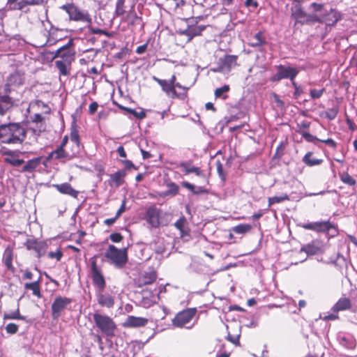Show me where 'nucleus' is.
I'll use <instances>...</instances> for the list:
<instances>
[{
	"mask_svg": "<svg viewBox=\"0 0 357 357\" xmlns=\"http://www.w3.org/2000/svg\"><path fill=\"white\" fill-rule=\"evenodd\" d=\"M278 69L282 77V79H290L292 82H294V80L295 77L299 73V70L296 68L282 65L278 66Z\"/></svg>",
	"mask_w": 357,
	"mask_h": 357,
	"instance_id": "nucleus-18",
	"label": "nucleus"
},
{
	"mask_svg": "<svg viewBox=\"0 0 357 357\" xmlns=\"http://www.w3.org/2000/svg\"><path fill=\"white\" fill-rule=\"evenodd\" d=\"M24 82V75L20 71H15L10 74L7 79V83L4 86L3 91L7 94L11 93L12 90L22 85Z\"/></svg>",
	"mask_w": 357,
	"mask_h": 357,
	"instance_id": "nucleus-9",
	"label": "nucleus"
},
{
	"mask_svg": "<svg viewBox=\"0 0 357 357\" xmlns=\"http://www.w3.org/2000/svg\"><path fill=\"white\" fill-rule=\"evenodd\" d=\"M126 172L120 170L110 176L111 181L115 183L116 186H119L123 183V178L126 176Z\"/></svg>",
	"mask_w": 357,
	"mask_h": 357,
	"instance_id": "nucleus-29",
	"label": "nucleus"
},
{
	"mask_svg": "<svg viewBox=\"0 0 357 357\" xmlns=\"http://www.w3.org/2000/svg\"><path fill=\"white\" fill-rule=\"evenodd\" d=\"M160 211L155 206H150L146 213L145 219L146 222L152 227H158L160 226Z\"/></svg>",
	"mask_w": 357,
	"mask_h": 357,
	"instance_id": "nucleus-14",
	"label": "nucleus"
},
{
	"mask_svg": "<svg viewBox=\"0 0 357 357\" xmlns=\"http://www.w3.org/2000/svg\"><path fill=\"white\" fill-rule=\"evenodd\" d=\"M180 167L185 174H188L190 173H195L197 175H201V171L198 167H195L193 166H188L186 163H181Z\"/></svg>",
	"mask_w": 357,
	"mask_h": 357,
	"instance_id": "nucleus-32",
	"label": "nucleus"
},
{
	"mask_svg": "<svg viewBox=\"0 0 357 357\" xmlns=\"http://www.w3.org/2000/svg\"><path fill=\"white\" fill-rule=\"evenodd\" d=\"M155 279H156L155 274L151 273L149 275V278L147 280H144V283L145 284H152L153 282H155Z\"/></svg>",
	"mask_w": 357,
	"mask_h": 357,
	"instance_id": "nucleus-55",
	"label": "nucleus"
},
{
	"mask_svg": "<svg viewBox=\"0 0 357 357\" xmlns=\"http://www.w3.org/2000/svg\"><path fill=\"white\" fill-rule=\"evenodd\" d=\"M245 4L248 7L253 6L254 8H257L258 6L257 1H255L254 0H246Z\"/></svg>",
	"mask_w": 357,
	"mask_h": 357,
	"instance_id": "nucleus-63",
	"label": "nucleus"
},
{
	"mask_svg": "<svg viewBox=\"0 0 357 357\" xmlns=\"http://www.w3.org/2000/svg\"><path fill=\"white\" fill-rule=\"evenodd\" d=\"M340 180L345 184L349 185H354L356 180L353 178L347 172H344L340 175Z\"/></svg>",
	"mask_w": 357,
	"mask_h": 357,
	"instance_id": "nucleus-36",
	"label": "nucleus"
},
{
	"mask_svg": "<svg viewBox=\"0 0 357 357\" xmlns=\"http://www.w3.org/2000/svg\"><path fill=\"white\" fill-rule=\"evenodd\" d=\"M63 254L61 251L58 250L56 252H50L48 254L50 258H56L57 261H59L62 257Z\"/></svg>",
	"mask_w": 357,
	"mask_h": 357,
	"instance_id": "nucleus-49",
	"label": "nucleus"
},
{
	"mask_svg": "<svg viewBox=\"0 0 357 357\" xmlns=\"http://www.w3.org/2000/svg\"><path fill=\"white\" fill-rule=\"evenodd\" d=\"M205 26H189L183 33L186 36L190 37V40L194 36H198L201 34V33L204 30Z\"/></svg>",
	"mask_w": 357,
	"mask_h": 357,
	"instance_id": "nucleus-25",
	"label": "nucleus"
},
{
	"mask_svg": "<svg viewBox=\"0 0 357 357\" xmlns=\"http://www.w3.org/2000/svg\"><path fill=\"white\" fill-rule=\"evenodd\" d=\"M70 139L75 144L79 143V136L77 132H72L70 135Z\"/></svg>",
	"mask_w": 357,
	"mask_h": 357,
	"instance_id": "nucleus-62",
	"label": "nucleus"
},
{
	"mask_svg": "<svg viewBox=\"0 0 357 357\" xmlns=\"http://www.w3.org/2000/svg\"><path fill=\"white\" fill-rule=\"evenodd\" d=\"M341 19V14L335 10L331 9L324 17L322 21L328 26L335 25Z\"/></svg>",
	"mask_w": 357,
	"mask_h": 357,
	"instance_id": "nucleus-23",
	"label": "nucleus"
},
{
	"mask_svg": "<svg viewBox=\"0 0 357 357\" xmlns=\"http://www.w3.org/2000/svg\"><path fill=\"white\" fill-rule=\"evenodd\" d=\"M237 56L234 55H226L218 61V66L213 68L214 72H229L236 66Z\"/></svg>",
	"mask_w": 357,
	"mask_h": 357,
	"instance_id": "nucleus-11",
	"label": "nucleus"
},
{
	"mask_svg": "<svg viewBox=\"0 0 357 357\" xmlns=\"http://www.w3.org/2000/svg\"><path fill=\"white\" fill-rule=\"evenodd\" d=\"M6 155H8L6 158H5L4 160L6 163L10 164L12 166L14 167H20L21 165H22L24 161L22 159H17L15 158L13 156V151H8L6 153Z\"/></svg>",
	"mask_w": 357,
	"mask_h": 357,
	"instance_id": "nucleus-26",
	"label": "nucleus"
},
{
	"mask_svg": "<svg viewBox=\"0 0 357 357\" xmlns=\"http://www.w3.org/2000/svg\"><path fill=\"white\" fill-rule=\"evenodd\" d=\"M125 0H117L116 3L115 13L117 16H122L125 14Z\"/></svg>",
	"mask_w": 357,
	"mask_h": 357,
	"instance_id": "nucleus-39",
	"label": "nucleus"
},
{
	"mask_svg": "<svg viewBox=\"0 0 357 357\" xmlns=\"http://www.w3.org/2000/svg\"><path fill=\"white\" fill-rule=\"evenodd\" d=\"M93 318L96 326L103 334L109 337L114 335L116 325L111 317L107 315L95 313L93 314Z\"/></svg>",
	"mask_w": 357,
	"mask_h": 357,
	"instance_id": "nucleus-4",
	"label": "nucleus"
},
{
	"mask_svg": "<svg viewBox=\"0 0 357 357\" xmlns=\"http://www.w3.org/2000/svg\"><path fill=\"white\" fill-rule=\"evenodd\" d=\"M26 137V130L20 123H8L0 126V143L20 144Z\"/></svg>",
	"mask_w": 357,
	"mask_h": 357,
	"instance_id": "nucleus-1",
	"label": "nucleus"
},
{
	"mask_svg": "<svg viewBox=\"0 0 357 357\" xmlns=\"http://www.w3.org/2000/svg\"><path fill=\"white\" fill-rule=\"evenodd\" d=\"M54 153L56 155V158H63L68 155L62 146L56 150Z\"/></svg>",
	"mask_w": 357,
	"mask_h": 357,
	"instance_id": "nucleus-47",
	"label": "nucleus"
},
{
	"mask_svg": "<svg viewBox=\"0 0 357 357\" xmlns=\"http://www.w3.org/2000/svg\"><path fill=\"white\" fill-rule=\"evenodd\" d=\"M24 0H8L7 6L10 10H22L25 8Z\"/></svg>",
	"mask_w": 357,
	"mask_h": 357,
	"instance_id": "nucleus-31",
	"label": "nucleus"
},
{
	"mask_svg": "<svg viewBox=\"0 0 357 357\" xmlns=\"http://www.w3.org/2000/svg\"><path fill=\"white\" fill-rule=\"evenodd\" d=\"M325 89L323 88L321 89H312L310 91V96L312 99L319 98L324 93Z\"/></svg>",
	"mask_w": 357,
	"mask_h": 357,
	"instance_id": "nucleus-45",
	"label": "nucleus"
},
{
	"mask_svg": "<svg viewBox=\"0 0 357 357\" xmlns=\"http://www.w3.org/2000/svg\"><path fill=\"white\" fill-rule=\"evenodd\" d=\"M173 87H174V90H176V88L183 89V93H185V97L187 96V91L189 89V87L182 86L180 83L176 82L175 83H174Z\"/></svg>",
	"mask_w": 357,
	"mask_h": 357,
	"instance_id": "nucleus-53",
	"label": "nucleus"
},
{
	"mask_svg": "<svg viewBox=\"0 0 357 357\" xmlns=\"http://www.w3.org/2000/svg\"><path fill=\"white\" fill-rule=\"evenodd\" d=\"M183 186L185 187V188L190 190V191H192V192L194 194V191H195V186L190 183H188V182H185L183 183Z\"/></svg>",
	"mask_w": 357,
	"mask_h": 357,
	"instance_id": "nucleus-61",
	"label": "nucleus"
},
{
	"mask_svg": "<svg viewBox=\"0 0 357 357\" xmlns=\"http://www.w3.org/2000/svg\"><path fill=\"white\" fill-rule=\"evenodd\" d=\"M61 8L68 13L69 20L71 21L82 22L89 26L92 23V17L89 12L73 3L63 5Z\"/></svg>",
	"mask_w": 357,
	"mask_h": 357,
	"instance_id": "nucleus-3",
	"label": "nucleus"
},
{
	"mask_svg": "<svg viewBox=\"0 0 357 357\" xmlns=\"http://www.w3.org/2000/svg\"><path fill=\"white\" fill-rule=\"evenodd\" d=\"M206 192H207L206 189L202 186L195 188V191H194L195 195H199V194H203V193H206Z\"/></svg>",
	"mask_w": 357,
	"mask_h": 357,
	"instance_id": "nucleus-58",
	"label": "nucleus"
},
{
	"mask_svg": "<svg viewBox=\"0 0 357 357\" xmlns=\"http://www.w3.org/2000/svg\"><path fill=\"white\" fill-rule=\"evenodd\" d=\"M264 43L261 32L257 33L251 39L250 45L252 47H259Z\"/></svg>",
	"mask_w": 357,
	"mask_h": 357,
	"instance_id": "nucleus-34",
	"label": "nucleus"
},
{
	"mask_svg": "<svg viewBox=\"0 0 357 357\" xmlns=\"http://www.w3.org/2000/svg\"><path fill=\"white\" fill-rule=\"evenodd\" d=\"M286 200H289V197L287 195L284 194L282 196H274L268 198L269 206L282 202Z\"/></svg>",
	"mask_w": 357,
	"mask_h": 357,
	"instance_id": "nucleus-35",
	"label": "nucleus"
},
{
	"mask_svg": "<svg viewBox=\"0 0 357 357\" xmlns=\"http://www.w3.org/2000/svg\"><path fill=\"white\" fill-rule=\"evenodd\" d=\"M324 246L321 241L319 240L312 241L311 243L302 247L301 252H305L309 255H314L324 252Z\"/></svg>",
	"mask_w": 357,
	"mask_h": 357,
	"instance_id": "nucleus-15",
	"label": "nucleus"
},
{
	"mask_svg": "<svg viewBox=\"0 0 357 357\" xmlns=\"http://www.w3.org/2000/svg\"><path fill=\"white\" fill-rule=\"evenodd\" d=\"M130 112L137 119H142L145 118L146 113L144 111L136 112L135 110L130 109Z\"/></svg>",
	"mask_w": 357,
	"mask_h": 357,
	"instance_id": "nucleus-51",
	"label": "nucleus"
},
{
	"mask_svg": "<svg viewBox=\"0 0 357 357\" xmlns=\"http://www.w3.org/2000/svg\"><path fill=\"white\" fill-rule=\"evenodd\" d=\"M4 319H20V320H23V319H24V317L20 315L19 309H17L15 311L4 314Z\"/></svg>",
	"mask_w": 357,
	"mask_h": 357,
	"instance_id": "nucleus-40",
	"label": "nucleus"
},
{
	"mask_svg": "<svg viewBox=\"0 0 357 357\" xmlns=\"http://www.w3.org/2000/svg\"><path fill=\"white\" fill-rule=\"evenodd\" d=\"M196 310L195 309H188L178 313L172 320V324L174 326L182 328L190 321L195 317Z\"/></svg>",
	"mask_w": 357,
	"mask_h": 357,
	"instance_id": "nucleus-10",
	"label": "nucleus"
},
{
	"mask_svg": "<svg viewBox=\"0 0 357 357\" xmlns=\"http://www.w3.org/2000/svg\"><path fill=\"white\" fill-rule=\"evenodd\" d=\"M168 190L165 192L166 195H176L178 192V186L174 183H169L167 184Z\"/></svg>",
	"mask_w": 357,
	"mask_h": 357,
	"instance_id": "nucleus-42",
	"label": "nucleus"
},
{
	"mask_svg": "<svg viewBox=\"0 0 357 357\" xmlns=\"http://www.w3.org/2000/svg\"><path fill=\"white\" fill-rule=\"evenodd\" d=\"M16 99L0 88V114H4L15 104Z\"/></svg>",
	"mask_w": 357,
	"mask_h": 357,
	"instance_id": "nucleus-13",
	"label": "nucleus"
},
{
	"mask_svg": "<svg viewBox=\"0 0 357 357\" xmlns=\"http://www.w3.org/2000/svg\"><path fill=\"white\" fill-rule=\"evenodd\" d=\"M91 261V273L93 279V284L98 288L101 291L105 287V280L102 273V271L96 264V260L95 258L90 259Z\"/></svg>",
	"mask_w": 357,
	"mask_h": 357,
	"instance_id": "nucleus-8",
	"label": "nucleus"
},
{
	"mask_svg": "<svg viewBox=\"0 0 357 357\" xmlns=\"http://www.w3.org/2000/svg\"><path fill=\"white\" fill-rule=\"evenodd\" d=\"M6 331L9 334H15L18 331V326L13 323H10L6 325Z\"/></svg>",
	"mask_w": 357,
	"mask_h": 357,
	"instance_id": "nucleus-44",
	"label": "nucleus"
},
{
	"mask_svg": "<svg viewBox=\"0 0 357 357\" xmlns=\"http://www.w3.org/2000/svg\"><path fill=\"white\" fill-rule=\"evenodd\" d=\"M98 107V105L96 102H93L89 105V111L90 114H94Z\"/></svg>",
	"mask_w": 357,
	"mask_h": 357,
	"instance_id": "nucleus-54",
	"label": "nucleus"
},
{
	"mask_svg": "<svg viewBox=\"0 0 357 357\" xmlns=\"http://www.w3.org/2000/svg\"><path fill=\"white\" fill-rule=\"evenodd\" d=\"M3 261L8 269L13 268V250L10 247L6 248L4 251Z\"/></svg>",
	"mask_w": 357,
	"mask_h": 357,
	"instance_id": "nucleus-30",
	"label": "nucleus"
},
{
	"mask_svg": "<svg viewBox=\"0 0 357 357\" xmlns=\"http://www.w3.org/2000/svg\"><path fill=\"white\" fill-rule=\"evenodd\" d=\"M291 15L297 22L301 24L307 23L311 20V17L302 10L299 4H296L291 8Z\"/></svg>",
	"mask_w": 357,
	"mask_h": 357,
	"instance_id": "nucleus-17",
	"label": "nucleus"
},
{
	"mask_svg": "<svg viewBox=\"0 0 357 357\" xmlns=\"http://www.w3.org/2000/svg\"><path fill=\"white\" fill-rule=\"evenodd\" d=\"M25 130L26 134L31 133L33 137V140L36 142L38 140V137L40 135V134L42 132L45 131V124L29 122Z\"/></svg>",
	"mask_w": 357,
	"mask_h": 357,
	"instance_id": "nucleus-19",
	"label": "nucleus"
},
{
	"mask_svg": "<svg viewBox=\"0 0 357 357\" xmlns=\"http://www.w3.org/2000/svg\"><path fill=\"white\" fill-rule=\"evenodd\" d=\"M320 141L328 144L331 147L335 148L336 146V142L332 139L329 138L327 139H323V140H320Z\"/></svg>",
	"mask_w": 357,
	"mask_h": 357,
	"instance_id": "nucleus-57",
	"label": "nucleus"
},
{
	"mask_svg": "<svg viewBox=\"0 0 357 357\" xmlns=\"http://www.w3.org/2000/svg\"><path fill=\"white\" fill-rule=\"evenodd\" d=\"M68 45H64L57 50L58 56L61 58L55 61V66L60 74L64 76L69 75L70 66L74 60V54L68 49Z\"/></svg>",
	"mask_w": 357,
	"mask_h": 357,
	"instance_id": "nucleus-2",
	"label": "nucleus"
},
{
	"mask_svg": "<svg viewBox=\"0 0 357 357\" xmlns=\"http://www.w3.org/2000/svg\"><path fill=\"white\" fill-rule=\"evenodd\" d=\"M31 122L36 123H45L43 122V118L40 114H35L32 117Z\"/></svg>",
	"mask_w": 357,
	"mask_h": 357,
	"instance_id": "nucleus-50",
	"label": "nucleus"
},
{
	"mask_svg": "<svg viewBox=\"0 0 357 357\" xmlns=\"http://www.w3.org/2000/svg\"><path fill=\"white\" fill-rule=\"evenodd\" d=\"M251 228L252 227L250 225L240 224L233 227L232 230L236 234H245L249 231Z\"/></svg>",
	"mask_w": 357,
	"mask_h": 357,
	"instance_id": "nucleus-33",
	"label": "nucleus"
},
{
	"mask_svg": "<svg viewBox=\"0 0 357 357\" xmlns=\"http://www.w3.org/2000/svg\"><path fill=\"white\" fill-rule=\"evenodd\" d=\"M109 238L112 242L118 243L123 239V236L119 233H113L110 234Z\"/></svg>",
	"mask_w": 357,
	"mask_h": 357,
	"instance_id": "nucleus-48",
	"label": "nucleus"
},
{
	"mask_svg": "<svg viewBox=\"0 0 357 357\" xmlns=\"http://www.w3.org/2000/svg\"><path fill=\"white\" fill-rule=\"evenodd\" d=\"M351 303L349 298H341L338 300V301L334 305L332 310L333 312H339L345 310H348L351 307Z\"/></svg>",
	"mask_w": 357,
	"mask_h": 357,
	"instance_id": "nucleus-24",
	"label": "nucleus"
},
{
	"mask_svg": "<svg viewBox=\"0 0 357 357\" xmlns=\"http://www.w3.org/2000/svg\"><path fill=\"white\" fill-rule=\"evenodd\" d=\"M186 219L184 216H181L175 223L174 226L176 229H178L181 234L183 233V230L185 228V226L186 225Z\"/></svg>",
	"mask_w": 357,
	"mask_h": 357,
	"instance_id": "nucleus-41",
	"label": "nucleus"
},
{
	"mask_svg": "<svg viewBox=\"0 0 357 357\" xmlns=\"http://www.w3.org/2000/svg\"><path fill=\"white\" fill-rule=\"evenodd\" d=\"M148 319L144 317L128 316L123 323L125 328H139L146 326Z\"/></svg>",
	"mask_w": 357,
	"mask_h": 357,
	"instance_id": "nucleus-16",
	"label": "nucleus"
},
{
	"mask_svg": "<svg viewBox=\"0 0 357 357\" xmlns=\"http://www.w3.org/2000/svg\"><path fill=\"white\" fill-rule=\"evenodd\" d=\"M70 303L71 299L62 296L56 297L52 305V316L54 318L59 317L61 312Z\"/></svg>",
	"mask_w": 357,
	"mask_h": 357,
	"instance_id": "nucleus-12",
	"label": "nucleus"
},
{
	"mask_svg": "<svg viewBox=\"0 0 357 357\" xmlns=\"http://www.w3.org/2000/svg\"><path fill=\"white\" fill-rule=\"evenodd\" d=\"M311 153H307L303 158V162L309 165L314 166L321 163L322 160L319 159H311Z\"/></svg>",
	"mask_w": 357,
	"mask_h": 357,
	"instance_id": "nucleus-38",
	"label": "nucleus"
},
{
	"mask_svg": "<svg viewBox=\"0 0 357 357\" xmlns=\"http://www.w3.org/2000/svg\"><path fill=\"white\" fill-rule=\"evenodd\" d=\"M53 186L61 194L68 195L75 198L77 197L78 191L73 189L70 184L68 183L56 184Z\"/></svg>",
	"mask_w": 357,
	"mask_h": 357,
	"instance_id": "nucleus-22",
	"label": "nucleus"
},
{
	"mask_svg": "<svg viewBox=\"0 0 357 357\" xmlns=\"http://www.w3.org/2000/svg\"><path fill=\"white\" fill-rule=\"evenodd\" d=\"M292 85L294 86V89H295V91L294 93V96L296 98H298L300 96V95L302 93V91L301 89L298 86V85L296 84V83L295 82H292Z\"/></svg>",
	"mask_w": 357,
	"mask_h": 357,
	"instance_id": "nucleus-52",
	"label": "nucleus"
},
{
	"mask_svg": "<svg viewBox=\"0 0 357 357\" xmlns=\"http://www.w3.org/2000/svg\"><path fill=\"white\" fill-rule=\"evenodd\" d=\"M337 113H338V109H337V108H336V107H333V108L328 109L326 112V116L328 119H330V120H333V119H335V117L337 116Z\"/></svg>",
	"mask_w": 357,
	"mask_h": 357,
	"instance_id": "nucleus-43",
	"label": "nucleus"
},
{
	"mask_svg": "<svg viewBox=\"0 0 357 357\" xmlns=\"http://www.w3.org/2000/svg\"><path fill=\"white\" fill-rule=\"evenodd\" d=\"M229 91V85H224L220 88H218L215 91V96L216 98H222V99H226L227 96L224 95L225 93Z\"/></svg>",
	"mask_w": 357,
	"mask_h": 357,
	"instance_id": "nucleus-37",
	"label": "nucleus"
},
{
	"mask_svg": "<svg viewBox=\"0 0 357 357\" xmlns=\"http://www.w3.org/2000/svg\"><path fill=\"white\" fill-rule=\"evenodd\" d=\"M32 278H33V273L31 271L26 270L24 272V275L22 277V278L24 280H31Z\"/></svg>",
	"mask_w": 357,
	"mask_h": 357,
	"instance_id": "nucleus-60",
	"label": "nucleus"
},
{
	"mask_svg": "<svg viewBox=\"0 0 357 357\" xmlns=\"http://www.w3.org/2000/svg\"><path fill=\"white\" fill-rule=\"evenodd\" d=\"M125 205H126V201L123 200L121 207L119 208V209L116 212V217L117 218L121 215V213L123 212H124V211H125Z\"/></svg>",
	"mask_w": 357,
	"mask_h": 357,
	"instance_id": "nucleus-59",
	"label": "nucleus"
},
{
	"mask_svg": "<svg viewBox=\"0 0 357 357\" xmlns=\"http://www.w3.org/2000/svg\"><path fill=\"white\" fill-rule=\"evenodd\" d=\"M302 136L306 141L309 142L315 143L316 141H319V139H317L316 137L313 136L312 135L307 132H303L302 133Z\"/></svg>",
	"mask_w": 357,
	"mask_h": 357,
	"instance_id": "nucleus-46",
	"label": "nucleus"
},
{
	"mask_svg": "<svg viewBox=\"0 0 357 357\" xmlns=\"http://www.w3.org/2000/svg\"><path fill=\"white\" fill-rule=\"evenodd\" d=\"M26 246L28 250L36 251L38 257H40L46 251V245L44 243L34 240H28L26 243Z\"/></svg>",
	"mask_w": 357,
	"mask_h": 357,
	"instance_id": "nucleus-21",
	"label": "nucleus"
},
{
	"mask_svg": "<svg viewBox=\"0 0 357 357\" xmlns=\"http://www.w3.org/2000/svg\"><path fill=\"white\" fill-rule=\"evenodd\" d=\"M40 161L41 158H36L28 160L23 167L22 172L33 171L40 164Z\"/></svg>",
	"mask_w": 357,
	"mask_h": 357,
	"instance_id": "nucleus-27",
	"label": "nucleus"
},
{
	"mask_svg": "<svg viewBox=\"0 0 357 357\" xmlns=\"http://www.w3.org/2000/svg\"><path fill=\"white\" fill-rule=\"evenodd\" d=\"M105 257L116 267L122 268L128 260L127 249H118L114 245H109Z\"/></svg>",
	"mask_w": 357,
	"mask_h": 357,
	"instance_id": "nucleus-5",
	"label": "nucleus"
},
{
	"mask_svg": "<svg viewBox=\"0 0 357 357\" xmlns=\"http://www.w3.org/2000/svg\"><path fill=\"white\" fill-rule=\"evenodd\" d=\"M40 280L39 278L37 281L26 283L24 284V288L27 290H31L33 295L39 297L40 296Z\"/></svg>",
	"mask_w": 357,
	"mask_h": 357,
	"instance_id": "nucleus-28",
	"label": "nucleus"
},
{
	"mask_svg": "<svg viewBox=\"0 0 357 357\" xmlns=\"http://www.w3.org/2000/svg\"><path fill=\"white\" fill-rule=\"evenodd\" d=\"M123 163L126 169H130L135 167L132 162L128 160H123Z\"/></svg>",
	"mask_w": 357,
	"mask_h": 357,
	"instance_id": "nucleus-64",
	"label": "nucleus"
},
{
	"mask_svg": "<svg viewBox=\"0 0 357 357\" xmlns=\"http://www.w3.org/2000/svg\"><path fill=\"white\" fill-rule=\"evenodd\" d=\"M97 301L100 305L108 308L112 307L114 304V298L110 294L100 290L97 294Z\"/></svg>",
	"mask_w": 357,
	"mask_h": 357,
	"instance_id": "nucleus-20",
	"label": "nucleus"
},
{
	"mask_svg": "<svg viewBox=\"0 0 357 357\" xmlns=\"http://www.w3.org/2000/svg\"><path fill=\"white\" fill-rule=\"evenodd\" d=\"M153 79L161 86L162 91L165 92L168 97L172 99H184L185 98V93H177L176 90H174L172 83H170L167 80L159 79L155 76L153 77Z\"/></svg>",
	"mask_w": 357,
	"mask_h": 357,
	"instance_id": "nucleus-7",
	"label": "nucleus"
},
{
	"mask_svg": "<svg viewBox=\"0 0 357 357\" xmlns=\"http://www.w3.org/2000/svg\"><path fill=\"white\" fill-rule=\"evenodd\" d=\"M302 227L305 229L312 230L317 232H326L328 234L331 232V235L332 236H335L337 233L334 225L329 221L314 222L303 224Z\"/></svg>",
	"mask_w": 357,
	"mask_h": 357,
	"instance_id": "nucleus-6",
	"label": "nucleus"
},
{
	"mask_svg": "<svg viewBox=\"0 0 357 357\" xmlns=\"http://www.w3.org/2000/svg\"><path fill=\"white\" fill-rule=\"evenodd\" d=\"M146 48H147V44H144L142 45H140V46L137 47V48L136 49V53L138 54H142L146 52Z\"/></svg>",
	"mask_w": 357,
	"mask_h": 357,
	"instance_id": "nucleus-56",
	"label": "nucleus"
}]
</instances>
